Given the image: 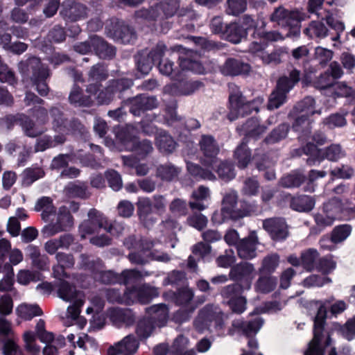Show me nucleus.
<instances>
[{"label":"nucleus","instance_id":"obj_1","mask_svg":"<svg viewBox=\"0 0 355 355\" xmlns=\"http://www.w3.org/2000/svg\"><path fill=\"white\" fill-rule=\"evenodd\" d=\"M166 46L162 42L157 44L155 48L150 51L146 49L137 53L135 56L136 65L138 71L142 74H148L151 70L155 62H159V70L161 73L171 76L172 80H175L179 78L180 74L185 70L191 71L196 73H202L204 67L200 62L195 59L189 58L193 53L192 51H188L186 56H179L180 67L182 71H175L173 69V63L170 60H165L160 62L161 58L164 54Z\"/></svg>","mask_w":355,"mask_h":355},{"label":"nucleus","instance_id":"obj_2","mask_svg":"<svg viewBox=\"0 0 355 355\" xmlns=\"http://www.w3.org/2000/svg\"><path fill=\"white\" fill-rule=\"evenodd\" d=\"M80 258L81 266L90 270L96 280L105 284H119L127 286L150 275L147 271L142 272L136 269H126L121 273H116L112 270H102L103 264L99 258L91 259L90 256L85 254H82Z\"/></svg>","mask_w":355,"mask_h":355},{"label":"nucleus","instance_id":"obj_3","mask_svg":"<svg viewBox=\"0 0 355 355\" xmlns=\"http://www.w3.org/2000/svg\"><path fill=\"white\" fill-rule=\"evenodd\" d=\"M180 7V0H164L150 8H141L135 12V20L144 23L151 31H157V26H160V32L166 33L171 24L166 20L172 17Z\"/></svg>","mask_w":355,"mask_h":355},{"label":"nucleus","instance_id":"obj_4","mask_svg":"<svg viewBox=\"0 0 355 355\" xmlns=\"http://www.w3.org/2000/svg\"><path fill=\"white\" fill-rule=\"evenodd\" d=\"M123 244L129 250H135L128 254V259L132 263L144 265L150 260L164 263L171 260L168 254L152 250L155 243L150 239L141 238L137 240L135 236H130L124 240Z\"/></svg>","mask_w":355,"mask_h":355},{"label":"nucleus","instance_id":"obj_5","mask_svg":"<svg viewBox=\"0 0 355 355\" xmlns=\"http://www.w3.org/2000/svg\"><path fill=\"white\" fill-rule=\"evenodd\" d=\"M331 300H318L315 302L318 306L317 314L314 318L313 338L309 344L304 355H324V348L331 344L329 334L324 333V327L327 318L326 306Z\"/></svg>","mask_w":355,"mask_h":355},{"label":"nucleus","instance_id":"obj_6","mask_svg":"<svg viewBox=\"0 0 355 355\" xmlns=\"http://www.w3.org/2000/svg\"><path fill=\"white\" fill-rule=\"evenodd\" d=\"M315 103L313 98L306 96L297 103L290 113V115L296 116L293 124V129L299 132L298 137L301 140H306L311 134V127L309 116L315 113L320 114V111L315 110Z\"/></svg>","mask_w":355,"mask_h":355},{"label":"nucleus","instance_id":"obj_7","mask_svg":"<svg viewBox=\"0 0 355 355\" xmlns=\"http://www.w3.org/2000/svg\"><path fill=\"white\" fill-rule=\"evenodd\" d=\"M101 84L92 83L86 88V93L96 95V100L98 105H109L116 95L119 98H122V92L130 89L133 85V81L130 78H122L110 80L107 87L100 89Z\"/></svg>","mask_w":355,"mask_h":355},{"label":"nucleus","instance_id":"obj_8","mask_svg":"<svg viewBox=\"0 0 355 355\" xmlns=\"http://www.w3.org/2000/svg\"><path fill=\"white\" fill-rule=\"evenodd\" d=\"M150 315L140 319L136 325L135 333L140 340L149 338L157 326L161 327L166 322L168 309L165 304H157L146 309Z\"/></svg>","mask_w":355,"mask_h":355},{"label":"nucleus","instance_id":"obj_9","mask_svg":"<svg viewBox=\"0 0 355 355\" xmlns=\"http://www.w3.org/2000/svg\"><path fill=\"white\" fill-rule=\"evenodd\" d=\"M19 69L23 73H32L31 80L36 86L37 92L42 96H46L49 91L46 79L51 73L47 67H45L36 57H33L24 62H19Z\"/></svg>","mask_w":355,"mask_h":355},{"label":"nucleus","instance_id":"obj_10","mask_svg":"<svg viewBox=\"0 0 355 355\" xmlns=\"http://www.w3.org/2000/svg\"><path fill=\"white\" fill-rule=\"evenodd\" d=\"M301 73L293 69L288 76L279 77L274 91L271 93L267 105L268 110H274L286 102L287 94L300 80Z\"/></svg>","mask_w":355,"mask_h":355},{"label":"nucleus","instance_id":"obj_11","mask_svg":"<svg viewBox=\"0 0 355 355\" xmlns=\"http://www.w3.org/2000/svg\"><path fill=\"white\" fill-rule=\"evenodd\" d=\"M88 217L89 219L79 226V232L83 239L89 234H98L102 229L112 234H114V230H119L118 233H120L123 229L121 225L116 223L110 224L106 217L95 209L89 210Z\"/></svg>","mask_w":355,"mask_h":355},{"label":"nucleus","instance_id":"obj_12","mask_svg":"<svg viewBox=\"0 0 355 355\" xmlns=\"http://www.w3.org/2000/svg\"><path fill=\"white\" fill-rule=\"evenodd\" d=\"M303 19V14L300 11L288 10L282 6L277 8L270 17L272 22L288 28L286 35L291 37H297L300 35V22Z\"/></svg>","mask_w":355,"mask_h":355},{"label":"nucleus","instance_id":"obj_13","mask_svg":"<svg viewBox=\"0 0 355 355\" xmlns=\"http://www.w3.org/2000/svg\"><path fill=\"white\" fill-rule=\"evenodd\" d=\"M263 102V98L261 97H257L252 101H246L239 91L232 92L229 96L230 112L227 118L232 121L240 116L243 117L250 114L253 112H257Z\"/></svg>","mask_w":355,"mask_h":355},{"label":"nucleus","instance_id":"obj_14","mask_svg":"<svg viewBox=\"0 0 355 355\" xmlns=\"http://www.w3.org/2000/svg\"><path fill=\"white\" fill-rule=\"evenodd\" d=\"M214 323L216 329H221L223 322L218 308L213 304H207L200 310L193 321L195 329L200 333L208 329Z\"/></svg>","mask_w":355,"mask_h":355},{"label":"nucleus","instance_id":"obj_15","mask_svg":"<svg viewBox=\"0 0 355 355\" xmlns=\"http://www.w3.org/2000/svg\"><path fill=\"white\" fill-rule=\"evenodd\" d=\"M74 224V219L66 206L59 208L55 223H50L44 226L42 234L44 237L49 238L55 234L70 230Z\"/></svg>","mask_w":355,"mask_h":355},{"label":"nucleus","instance_id":"obj_16","mask_svg":"<svg viewBox=\"0 0 355 355\" xmlns=\"http://www.w3.org/2000/svg\"><path fill=\"white\" fill-rule=\"evenodd\" d=\"M106 30L109 37L123 44L133 42L137 38L134 28L117 19H112Z\"/></svg>","mask_w":355,"mask_h":355},{"label":"nucleus","instance_id":"obj_17","mask_svg":"<svg viewBox=\"0 0 355 355\" xmlns=\"http://www.w3.org/2000/svg\"><path fill=\"white\" fill-rule=\"evenodd\" d=\"M200 151L203 157L201 158V163L211 169L218 162L217 155L220 151L219 146L211 135H203L199 141Z\"/></svg>","mask_w":355,"mask_h":355},{"label":"nucleus","instance_id":"obj_18","mask_svg":"<svg viewBox=\"0 0 355 355\" xmlns=\"http://www.w3.org/2000/svg\"><path fill=\"white\" fill-rule=\"evenodd\" d=\"M57 263L52 267V276L56 279H76L78 274L68 273L67 269L73 268L75 265V259L72 254L58 252L55 254Z\"/></svg>","mask_w":355,"mask_h":355},{"label":"nucleus","instance_id":"obj_19","mask_svg":"<svg viewBox=\"0 0 355 355\" xmlns=\"http://www.w3.org/2000/svg\"><path fill=\"white\" fill-rule=\"evenodd\" d=\"M254 268L252 263L241 262L234 266L230 271V279L239 282L245 290L251 288L252 282L254 277Z\"/></svg>","mask_w":355,"mask_h":355},{"label":"nucleus","instance_id":"obj_20","mask_svg":"<svg viewBox=\"0 0 355 355\" xmlns=\"http://www.w3.org/2000/svg\"><path fill=\"white\" fill-rule=\"evenodd\" d=\"M123 104L129 106L131 114L139 116L147 110L156 108L157 101L155 97L139 94L123 101Z\"/></svg>","mask_w":355,"mask_h":355},{"label":"nucleus","instance_id":"obj_21","mask_svg":"<svg viewBox=\"0 0 355 355\" xmlns=\"http://www.w3.org/2000/svg\"><path fill=\"white\" fill-rule=\"evenodd\" d=\"M184 74L182 72L179 78L175 80L176 82L166 85L164 88V92L173 96L189 95L203 87L202 82L187 81L184 79Z\"/></svg>","mask_w":355,"mask_h":355},{"label":"nucleus","instance_id":"obj_22","mask_svg":"<svg viewBox=\"0 0 355 355\" xmlns=\"http://www.w3.org/2000/svg\"><path fill=\"white\" fill-rule=\"evenodd\" d=\"M87 12L88 9L86 6L67 0L62 3L60 15L67 22H75L86 18Z\"/></svg>","mask_w":355,"mask_h":355},{"label":"nucleus","instance_id":"obj_23","mask_svg":"<svg viewBox=\"0 0 355 355\" xmlns=\"http://www.w3.org/2000/svg\"><path fill=\"white\" fill-rule=\"evenodd\" d=\"M107 315L112 324L118 328L131 327L136 321L135 313L128 308H110L107 310Z\"/></svg>","mask_w":355,"mask_h":355},{"label":"nucleus","instance_id":"obj_24","mask_svg":"<svg viewBox=\"0 0 355 355\" xmlns=\"http://www.w3.org/2000/svg\"><path fill=\"white\" fill-rule=\"evenodd\" d=\"M176 105L168 106L166 109L165 121L168 125L173 126L175 128L182 130L197 129L200 127V122L195 119H189L184 121L183 119L178 116L176 112Z\"/></svg>","mask_w":355,"mask_h":355},{"label":"nucleus","instance_id":"obj_25","mask_svg":"<svg viewBox=\"0 0 355 355\" xmlns=\"http://www.w3.org/2000/svg\"><path fill=\"white\" fill-rule=\"evenodd\" d=\"M139 346V339L135 335L129 334L110 347L107 353L108 355H133L137 352Z\"/></svg>","mask_w":355,"mask_h":355},{"label":"nucleus","instance_id":"obj_26","mask_svg":"<svg viewBox=\"0 0 355 355\" xmlns=\"http://www.w3.org/2000/svg\"><path fill=\"white\" fill-rule=\"evenodd\" d=\"M263 227L269 233L274 241H283L286 239L288 234L286 223L282 218H272L264 220Z\"/></svg>","mask_w":355,"mask_h":355},{"label":"nucleus","instance_id":"obj_27","mask_svg":"<svg viewBox=\"0 0 355 355\" xmlns=\"http://www.w3.org/2000/svg\"><path fill=\"white\" fill-rule=\"evenodd\" d=\"M267 130L265 125L260 124L259 121L257 118H250L245 123L236 128L240 135H243L245 141H248V139H259Z\"/></svg>","mask_w":355,"mask_h":355},{"label":"nucleus","instance_id":"obj_28","mask_svg":"<svg viewBox=\"0 0 355 355\" xmlns=\"http://www.w3.org/2000/svg\"><path fill=\"white\" fill-rule=\"evenodd\" d=\"M166 297H170L172 301L182 308H190L191 306H197L193 302V291L186 286L178 288L175 292L170 291L165 293Z\"/></svg>","mask_w":355,"mask_h":355},{"label":"nucleus","instance_id":"obj_29","mask_svg":"<svg viewBox=\"0 0 355 355\" xmlns=\"http://www.w3.org/2000/svg\"><path fill=\"white\" fill-rule=\"evenodd\" d=\"M258 243L255 232H250L248 236L237 243V253L240 258L251 259L256 257V245Z\"/></svg>","mask_w":355,"mask_h":355},{"label":"nucleus","instance_id":"obj_30","mask_svg":"<svg viewBox=\"0 0 355 355\" xmlns=\"http://www.w3.org/2000/svg\"><path fill=\"white\" fill-rule=\"evenodd\" d=\"M250 71V66L240 59L227 58L220 67V71L225 76H236L245 75Z\"/></svg>","mask_w":355,"mask_h":355},{"label":"nucleus","instance_id":"obj_31","mask_svg":"<svg viewBox=\"0 0 355 355\" xmlns=\"http://www.w3.org/2000/svg\"><path fill=\"white\" fill-rule=\"evenodd\" d=\"M114 133L116 141L128 149H130L137 139V130L131 124L114 128Z\"/></svg>","mask_w":355,"mask_h":355},{"label":"nucleus","instance_id":"obj_32","mask_svg":"<svg viewBox=\"0 0 355 355\" xmlns=\"http://www.w3.org/2000/svg\"><path fill=\"white\" fill-rule=\"evenodd\" d=\"M74 237L71 234H64L59 238L52 239L44 243L45 251L51 255L56 254L59 249H69L73 243Z\"/></svg>","mask_w":355,"mask_h":355},{"label":"nucleus","instance_id":"obj_33","mask_svg":"<svg viewBox=\"0 0 355 355\" xmlns=\"http://www.w3.org/2000/svg\"><path fill=\"white\" fill-rule=\"evenodd\" d=\"M92 44L95 54L101 59H112L116 54V49L103 38L94 35L92 37Z\"/></svg>","mask_w":355,"mask_h":355},{"label":"nucleus","instance_id":"obj_34","mask_svg":"<svg viewBox=\"0 0 355 355\" xmlns=\"http://www.w3.org/2000/svg\"><path fill=\"white\" fill-rule=\"evenodd\" d=\"M69 103L75 107H91L93 105L94 100L92 94H85L83 90L74 84L69 96Z\"/></svg>","mask_w":355,"mask_h":355},{"label":"nucleus","instance_id":"obj_35","mask_svg":"<svg viewBox=\"0 0 355 355\" xmlns=\"http://www.w3.org/2000/svg\"><path fill=\"white\" fill-rule=\"evenodd\" d=\"M263 324V320L261 318H257L250 321H244L243 320H234L232 322V327L241 331L246 337H251L256 334Z\"/></svg>","mask_w":355,"mask_h":355},{"label":"nucleus","instance_id":"obj_36","mask_svg":"<svg viewBox=\"0 0 355 355\" xmlns=\"http://www.w3.org/2000/svg\"><path fill=\"white\" fill-rule=\"evenodd\" d=\"M55 284L58 296L67 302H71L79 297L80 293L76 290V286L70 284L65 279H57Z\"/></svg>","mask_w":355,"mask_h":355},{"label":"nucleus","instance_id":"obj_37","mask_svg":"<svg viewBox=\"0 0 355 355\" xmlns=\"http://www.w3.org/2000/svg\"><path fill=\"white\" fill-rule=\"evenodd\" d=\"M234 158L236 161L237 166L245 168L252 159L251 151L248 146V141L243 139L241 143L236 147L234 152Z\"/></svg>","mask_w":355,"mask_h":355},{"label":"nucleus","instance_id":"obj_38","mask_svg":"<svg viewBox=\"0 0 355 355\" xmlns=\"http://www.w3.org/2000/svg\"><path fill=\"white\" fill-rule=\"evenodd\" d=\"M35 210L42 211V218L45 222L50 220L56 212V208L53 205V200L50 197L44 196L38 199L35 206Z\"/></svg>","mask_w":355,"mask_h":355},{"label":"nucleus","instance_id":"obj_39","mask_svg":"<svg viewBox=\"0 0 355 355\" xmlns=\"http://www.w3.org/2000/svg\"><path fill=\"white\" fill-rule=\"evenodd\" d=\"M191 198L193 200L189 202V205L192 210L202 211L206 209L203 201L209 198V190L207 187L200 186L192 193Z\"/></svg>","mask_w":355,"mask_h":355},{"label":"nucleus","instance_id":"obj_40","mask_svg":"<svg viewBox=\"0 0 355 355\" xmlns=\"http://www.w3.org/2000/svg\"><path fill=\"white\" fill-rule=\"evenodd\" d=\"M328 31L322 21L313 20L304 30V33L311 39H322L327 35Z\"/></svg>","mask_w":355,"mask_h":355},{"label":"nucleus","instance_id":"obj_41","mask_svg":"<svg viewBox=\"0 0 355 355\" xmlns=\"http://www.w3.org/2000/svg\"><path fill=\"white\" fill-rule=\"evenodd\" d=\"M180 172L178 167L171 163L160 164L157 167L156 176L162 181L171 182L176 179Z\"/></svg>","mask_w":355,"mask_h":355},{"label":"nucleus","instance_id":"obj_42","mask_svg":"<svg viewBox=\"0 0 355 355\" xmlns=\"http://www.w3.org/2000/svg\"><path fill=\"white\" fill-rule=\"evenodd\" d=\"M156 144L163 153H171L176 147V142L166 131L161 130L156 137Z\"/></svg>","mask_w":355,"mask_h":355},{"label":"nucleus","instance_id":"obj_43","mask_svg":"<svg viewBox=\"0 0 355 355\" xmlns=\"http://www.w3.org/2000/svg\"><path fill=\"white\" fill-rule=\"evenodd\" d=\"M136 205L137 207V214L140 220L146 225H148L149 216L153 213L151 200L147 197H141L138 198Z\"/></svg>","mask_w":355,"mask_h":355},{"label":"nucleus","instance_id":"obj_44","mask_svg":"<svg viewBox=\"0 0 355 355\" xmlns=\"http://www.w3.org/2000/svg\"><path fill=\"white\" fill-rule=\"evenodd\" d=\"M230 42L239 43L243 38H246L245 32L241 29L238 22L228 24L226 30L222 37Z\"/></svg>","mask_w":355,"mask_h":355},{"label":"nucleus","instance_id":"obj_45","mask_svg":"<svg viewBox=\"0 0 355 355\" xmlns=\"http://www.w3.org/2000/svg\"><path fill=\"white\" fill-rule=\"evenodd\" d=\"M253 159L256 162V166L259 171H263L268 168L264 174V177L266 180H272L275 179V171L270 168V166H273L274 162L268 158L267 155H263L261 157H259V153L256 152L253 156Z\"/></svg>","mask_w":355,"mask_h":355},{"label":"nucleus","instance_id":"obj_46","mask_svg":"<svg viewBox=\"0 0 355 355\" xmlns=\"http://www.w3.org/2000/svg\"><path fill=\"white\" fill-rule=\"evenodd\" d=\"M314 205V200L306 195L291 198L290 203L291 208L297 211H309L313 208Z\"/></svg>","mask_w":355,"mask_h":355},{"label":"nucleus","instance_id":"obj_47","mask_svg":"<svg viewBox=\"0 0 355 355\" xmlns=\"http://www.w3.org/2000/svg\"><path fill=\"white\" fill-rule=\"evenodd\" d=\"M277 284L276 277L271 275L261 276L254 284L257 292L267 294L274 291Z\"/></svg>","mask_w":355,"mask_h":355},{"label":"nucleus","instance_id":"obj_48","mask_svg":"<svg viewBox=\"0 0 355 355\" xmlns=\"http://www.w3.org/2000/svg\"><path fill=\"white\" fill-rule=\"evenodd\" d=\"M18 317L24 320H31L35 316L42 315L43 312L37 304H22L16 309Z\"/></svg>","mask_w":355,"mask_h":355},{"label":"nucleus","instance_id":"obj_49","mask_svg":"<svg viewBox=\"0 0 355 355\" xmlns=\"http://www.w3.org/2000/svg\"><path fill=\"white\" fill-rule=\"evenodd\" d=\"M319 257V253L314 248H309L302 252V266L307 272L315 270L317 261Z\"/></svg>","mask_w":355,"mask_h":355},{"label":"nucleus","instance_id":"obj_50","mask_svg":"<svg viewBox=\"0 0 355 355\" xmlns=\"http://www.w3.org/2000/svg\"><path fill=\"white\" fill-rule=\"evenodd\" d=\"M138 293L139 303L142 304L149 303L154 297L159 295L158 289L146 283L138 285Z\"/></svg>","mask_w":355,"mask_h":355},{"label":"nucleus","instance_id":"obj_51","mask_svg":"<svg viewBox=\"0 0 355 355\" xmlns=\"http://www.w3.org/2000/svg\"><path fill=\"white\" fill-rule=\"evenodd\" d=\"M187 167L189 173L197 180H214L216 179V176L213 173L212 171L209 169L203 168L198 164H193L191 162H187Z\"/></svg>","mask_w":355,"mask_h":355},{"label":"nucleus","instance_id":"obj_52","mask_svg":"<svg viewBox=\"0 0 355 355\" xmlns=\"http://www.w3.org/2000/svg\"><path fill=\"white\" fill-rule=\"evenodd\" d=\"M259 211V207L255 202H250L242 200L240 202L239 208H237L234 214V220H239L252 214H257Z\"/></svg>","mask_w":355,"mask_h":355},{"label":"nucleus","instance_id":"obj_53","mask_svg":"<svg viewBox=\"0 0 355 355\" xmlns=\"http://www.w3.org/2000/svg\"><path fill=\"white\" fill-rule=\"evenodd\" d=\"M305 176L302 173L294 171L282 177L279 184L285 188L299 187L305 181Z\"/></svg>","mask_w":355,"mask_h":355},{"label":"nucleus","instance_id":"obj_54","mask_svg":"<svg viewBox=\"0 0 355 355\" xmlns=\"http://www.w3.org/2000/svg\"><path fill=\"white\" fill-rule=\"evenodd\" d=\"M64 191L71 198H86L89 196L87 186L83 182H71L65 187Z\"/></svg>","mask_w":355,"mask_h":355},{"label":"nucleus","instance_id":"obj_55","mask_svg":"<svg viewBox=\"0 0 355 355\" xmlns=\"http://www.w3.org/2000/svg\"><path fill=\"white\" fill-rule=\"evenodd\" d=\"M302 150L304 154L309 155L306 159V164L310 166L318 165L324 160L320 150L312 143H308L302 148Z\"/></svg>","mask_w":355,"mask_h":355},{"label":"nucleus","instance_id":"obj_56","mask_svg":"<svg viewBox=\"0 0 355 355\" xmlns=\"http://www.w3.org/2000/svg\"><path fill=\"white\" fill-rule=\"evenodd\" d=\"M216 164H218V162ZM211 171H212V169ZM213 171H215L219 178L225 182L230 181L234 179L236 175L234 165L229 162H221L218 165L216 164L214 166Z\"/></svg>","mask_w":355,"mask_h":355},{"label":"nucleus","instance_id":"obj_57","mask_svg":"<svg viewBox=\"0 0 355 355\" xmlns=\"http://www.w3.org/2000/svg\"><path fill=\"white\" fill-rule=\"evenodd\" d=\"M45 172L42 167L32 166L26 168L23 172V184L30 186L36 180L43 178Z\"/></svg>","mask_w":355,"mask_h":355},{"label":"nucleus","instance_id":"obj_58","mask_svg":"<svg viewBox=\"0 0 355 355\" xmlns=\"http://www.w3.org/2000/svg\"><path fill=\"white\" fill-rule=\"evenodd\" d=\"M288 131V124H280L265 138L263 142L266 144H274L277 143L286 137Z\"/></svg>","mask_w":355,"mask_h":355},{"label":"nucleus","instance_id":"obj_59","mask_svg":"<svg viewBox=\"0 0 355 355\" xmlns=\"http://www.w3.org/2000/svg\"><path fill=\"white\" fill-rule=\"evenodd\" d=\"M336 267V262L333 259L331 254L318 257L315 270L327 275L332 272Z\"/></svg>","mask_w":355,"mask_h":355},{"label":"nucleus","instance_id":"obj_60","mask_svg":"<svg viewBox=\"0 0 355 355\" xmlns=\"http://www.w3.org/2000/svg\"><path fill=\"white\" fill-rule=\"evenodd\" d=\"M320 150L323 159H327L331 162H336L345 155V151L339 144H331L324 149Z\"/></svg>","mask_w":355,"mask_h":355},{"label":"nucleus","instance_id":"obj_61","mask_svg":"<svg viewBox=\"0 0 355 355\" xmlns=\"http://www.w3.org/2000/svg\"><path fill=\"white\" fill-rule=\"evenodd\" d=\"M88 76L89 80H94L96 81L97 84H101L102 81L107 78L108 70L105 65L98 63L91 68Z\"/></svg>","mask_w":355,"mask_h":355},{"label":"nucleus","instance_id":"obj_62","mask_svg":"<svg viewBox=\"0 0 355 355\" xmlns=\"http://www.w3.org/2000/svg\"><path fill=\"white\" fill-rule=\"evenodd\" d=\"M19 121L26 135L28 137H36L42 134V132L36 128L34 121L29 116L25 114H20Z\"/></svg>","mask_w":355,"mask_h":355},{"label":"nucleus","instance_id":"obj_63","mask_svg":"<svg viewBox=\"0 0 355 355\" xmlns=\"http://www.w3.org/2000/svg\"><path fill=\"white\" fill-rule=\"evenodd\" d=\"M24 347L27 352L32 355H38L40 347L36 344L35 333L32 331H25L23 334Z\"/></svg>","mask_w":355,"mask_h":355},{"label":"nucleus","instance_id":"obj_64","mask_svg":"<svg viewBox=\"0 0 355 355\" xmlns=\"http://www.w3.org/2000/svg\"><path fill=\"white\" fill-rule=\"evenodd\" d=\"M243 290L245 289L239 284H232L223 287L220 295L227 302L242 295Z\"/></svg>","mask_w":355,"mask_h":355}]
</instances>
